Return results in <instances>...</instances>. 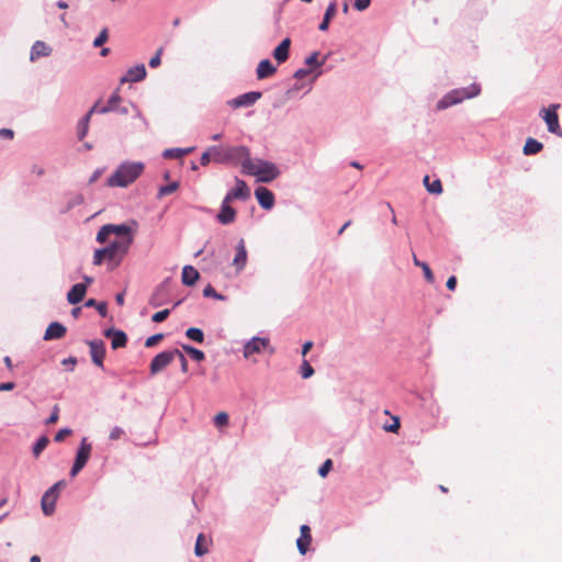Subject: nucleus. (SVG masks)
Wrapping results in <instances>:
<instances>
[{
	"mask_svg": "<svg viewBox=\"0 0 562 562\" xmlns=\"http://www.w3.org/2000/svg\"><path fill=\"white\" fill-rule=\"evenodd\" d=\"M136 227V222L120 225L108 224L98 232L97 240L101 244L109 243L110 262L114 267H117L128 252Z\"/></svg>",
	"mask_w": 562,
	"mask_h": 562,
	"instance_id": "nucleus-1",
	"label": "nucleus"
},
{
	"mask_svg": "<svg viewBox=\"0 0 562 562\" xmlns=\"http://www.w3.org/2000/svg\"><path fill=\"white\" fill-rule=\"evenodd\" d=\"M213 162L229 164L240 166L241 169L249 156V149L246 146H212Z\"/></svg>",
	"mask_w": 562,
	"mask_h": 562,
	"instance_id": "nucleus-2",
	"label": "nucleus"
},
{
	"mask_svg": "<svg viewBox=\"0 0 562 562\" xmlns=\"http://www.w3.org/2000/svg\"><path fill=\"white\" fill-rule=\"evenodd\" d=\"M243 172L256 177L260 182H271L280 173L278 167L273 162L259 158L252 159L250 158V155L244 165Z\"/></svg>",
	"mask_w": 562,
	"mask_h": 562,
	"instance_id": "nucleus-3",
	"label": "nucleus"
},
{
	"mask_svg": "<svg viewBox=\"0 0 562 562\" xmlns=\"http://www.w3.org/2000/svg\"><path fill=\"white\" fill-rule=\"evenodd\" d=\"M144 168L143 162L125 161L108 179V184L110 187H127L143 173Z\"/></svg>",
	"mask_w": 562,
	"mask_h": 562,
	"instance_id": "nucleus-4",
	"label": "nucleus"
},
{
	"mask_svg": "<svg viewBox=\"0 0 562 562\" xmlns=\"http://www.w3.org/2000/svg\"><path fill=\"white\" fill-rule=\"evenodd\" d=\"M481 93V87L472 83L467 88L454 89L442 97L437 103L438 110H445L451 105L461 103L465 99L477 97Z\"/></svg>",
	"mask_w": 562,
	"mask_h": 562,
	"instance_id": "nucleus-5",
	"label": "nucleus"
},
{
	"mask_svg": "<svg viewBox=\"0 0 562 562\" xmlns=\"http://www.w3.org/2000/svg\"><path fill=\"white\" fill-rule=\"evenodd\" d=\"M267 349H269L270 353H273L274 351L270 346L269 338L254 337L244 345L243 355L246 359H249L254 355H259Z\"/></svg>",
	"mask_w": 562,
	"mask_h": 562,
	"instance_id": "nucleus-6",
	"label": "nucleus"
},
{
	"mask_svg": "<svg viewBox=\"0 0 562 562\" xmlns=\"http://www.w3.org/2000/svg\"><path fill=\"white\" fill-rule=\"evenodd\" d=\"M61 482L54 484L42 497V510L46 516H50L55 512V505L58 497V490Z\"/></svg>",
	"mask_w": 562,
	"mask_h": 562,
	"instance_id": "nucleus-7",
	"label": "nucleus"
},
{
	"mask_svg": "<svg viewBox=\"0 0 562 562\" xmlns=\"http://www.w3.org/2000/svg\"><path fill=\"white\" fill-rule=\"evenodd\" d=\"M91 453V445L87 442V439L83 438L80 445V448L77 452L75 463L71 468L70 474L71 476H76L79 471L86 465Z\"/></svg>",
	"mask_w": 562,
	"mask_h": 562,
	"instance_id": "nucleus-8",
	"label": "nucleus"
},
{
	"mask_svg": "<svg viewBox=\"0 0 562 562\" xmlns=\"http://www.w3.org/2000/svg\"><path fill=\"white\" fill-rule=\"evenodd\" d=\"M176 359L175 350L158 353L150 363V373L157 374Z\"/></svg>",
	"mask_w": 562,
	"mask_h": 562,
	"instance_id": "nucleus-9",
	"label": "nucleus"
},
{
	"mask_svg": "<svg viewBox=\"0 0 562 562\" xmlns=\"http://www.w3.org/2000/svg\"><path fill=\"white\" fill-rule=\"evenodd\" d=\"M249 195L250 191L246 182L240 179H236V188L232 189L224 199L226 202H233L234 200H246Z\"/></svg>",
	"mask_w": 562,
	"mask_h": 562,
	"instance_id": "nucleus-10",
	"label": "nucleus"
},
{
	"mask_svg": "<svg viewBox=\"0 0 562 562\" xmlns=\"http://www.w3.org/2000/svg\"><path fill=\"white\" fill-rule=\"evenodd\" d=\"M559 108V104H552L548 109L543 110V120L546 121L548 125V130L551 133L560 134V125H559V119L557 114V110Z\"/></svg>",
	"mask_w": 562,
	"mask_h": 562,
	"instance_id": "nucleus-11",
	"label": "nucleus"
},
{
	"mask_svg": "<svg viewBox=\"0 0 562 562\" xmlns=\"http://www.w3.org/2000/svg\"><path fill=\"white\" fill-rule=\"evenodd\" d=\"M260 98H261V92L251 91V92L244 93L235 99H232L231 101H228V104L234 109L241 108V106H250Z\"/></svg>",
	"mask_w": 562,
	"mask_h": 562,
	"instance_id": "nucleus-12",
	"label": "nucleus"
},
{
	"mask_svg": "<svg viewBox=\"0 0 562 562\" xmlns=\"http://www.w3.org/2000/svg\"><path fill=\"white\" fill-rule=\"evenodd\" d=\"M247 262V250L244 239H240L236 246V255L233 259V266L236 272L239 273L246 266Z\"/></svg>",
	"mask_w": 562,
	"mask_h": 562,
	"instance_id": "nucleus-13",
	"label": "nucleus"
},
{
	"mask_svg": "<svg viewBox=\"0 0 562 562\" xmlns=\"http://www.w3.org/2000/svg\"><path fill=\"white\" fill-rule=\"evenodd\" d=\"M89 346H90V353H91L92 361L97 366L102 367L103 359L105 357V349H104L103 341L92 340V341H89Z\"/></svg>",
	"mask_w": 562,
	"mask_h": 562,
	"instance_id": "nucleus-14",
	"label": "nucleus"
},
{
	"mask_svg": "<svg viewBox=\"0 0 562 562\" xmlns=\"http://www.w3.org/2000/svg\"><path fill=\"white\" fill-rule=\"evenodd\" d=\"M255 195H256L259 204L263 209L269 210L273 206V204H274L273 193L270 190H268L267 188H265V187L257 188L255 191Z\"/></svg>",
	"mask_w": 562,
	"mask_h": 562,
	"instance_id": "nucleus-15",
	"label": "nucleus"
},
{
	"mask_svg": "<svg viewBox=\"0 0 562 562\" xmlns=\"http://www.w3.org/2000/svg\"><path fill=\"white\" fill-rule=\"evenodd\" d=\"M146 77V69L144 65H138L128 69L126 75L122 77L121 83L125 82H137Z\"/></svg>",
	"mask_w": 562,
	"mask_h": 562,
	"instance_id": "nucleus-16",
	"label": "nucleus"
},
{
	"mask_svg": "<svg viewBox=\"0 0 562 562\" xmlns=\"http://www.w3.org/2000/svg\"><path fill=\"white\" fill-rule=\"evenodd\" d=\"M105 336L111 338V346L113 349L125 347L127 342V336L125 333L115 329L105 330Z\"/></svg>",
	"mask_w": 562,
	"mask_h": 562,
	"instance_id": "nucleus-17",
	"label": "nucleus"
},
{
	"mask_svg": "<svg viewBox=\"0 0 562 562\" xmlns=\"http://www.w3.org/2000/svg\"><path fill=\"white\" fill-rule=\"evenodd\" d=\"M86 292L87 284L77 283L68 292L67 300L70 304H78L83 300Z\"/></svg>",
	"mask_w": 562,
	"mask_h": 562,
	"instance_id": "nucleus-18",
	"label": "nucleus"
},
{
	"mask_svg": "<svg viewBox=\"0 0 562 562\" xmlns=\"http://www.w3.org/2000/svg\"><path fill=\"white\" fill-rule=\"evenodd\" d=\"M229 204L231 202H226L225 199L223 200L221 212L217 215L222 224H231L235 221L236 212Z\"/></svg>",
	"mask_w": 562,
	"mask_h": 562,
	"instance_id": "nucleus-19",
	"label": "nucleus"
},
{
	"mask_svg": "<svg viewBox=\"0 0 562 562\" xmlns=\"http://www.w3.org/2000/svg\"><path fill=\"white\" fill-rule=\"evenodd\" d=\"M291 46V40L284 38L273 50V57L279 64L286 61L289 58V50Z\"/></svg>",
	"mask_w": 562,
	"mask_h": 562,
	"instance_id": "nucleus-20",
	"label": "nucleus"
},
{
	"mask_svg": "<svg viewBox=\"0 0 562 562\" xmlns=\"http://www.w3.org/2000/svg\"><path fill=\"white\" fill-rule=\"evenodd\" d=\"M66 334V327L61 325L60 323L54 322L49 324L47 327L44 339L45 340H53V339H59L63 338Z\"/></svg>",
	"mask_w": 562,
	"mask_h": 562,
	"instance_id": "nucleus-21",
	"label": "nucleus"
},
{
	"mask_svg": "<svg viewBox=\"0 0 562 562\" xmlns=\"http://www.w3.org/2000/svg\"><path fill=\"white\" fill-rule=\"evenodd\" d=\"M167 295H168L167 285L160 284L151 294V296L149 299V304L153 307H158L165 303Z\"/></svg>",
	"mask_w": 562,
	"mask_h": 562,
	"instance_id": "nucleus-22",
	"label": "nucleus"
},
{
	"mask_svg": "<svg viewBox=\"0 0 562 562\" xmlns=\"http://www.w3.org/2000/svg\"><path fill=\"white\" fill-rule=\"evenodd\" d=\"M276 71L277 68L272 65V63L269 59H263L258 64L256 72L257 78L261 80L274 75Z\"/></svg>",
	"mask_w": 562,
	"mask_h": 562,
	"instance_id": "nucleus-23",
	"label": "nucleus"
},
{
	"mask_svg": "<svg viewBox=\"0 0 562 562\" xmlns=\"http://www.w3.org/2000/svg\"><path fill=\"white\" fill-rule=\"evenodd\" d=\"M312 541L310 527L303 525L301 527V537L297 539L296 544L302 554H305L307 551V547Z\"/></svg>",
	"mask_w": 562,
	"mask_h": 562,
	"instance_id": "nucleus-24",
	"label": "nucleus"
},
{
	"mask_svg": "<svg viewBox=\"0 0 562 562\" xmlns=\"http://www.w3.org/2000/svg\"><path fill=\"white\" fill-rule=\"evenodd\" d=\"M120 102H121V97H120L119 92L115 91L108 100L106 105L101 106L100 103H97L98 110L95 112L108 113V112L116 111Z\"/></svg>",
	"mask_w": 562,
	"mask_h": 562,
	"instance_id": "nucleus-25",
	"label": "nucleus"
},
{
	"mask_svg": "<svg viewBox=\"0 0 562 562\" xmlns=\"http://www.w3.org/2000/svg\"><path fill=\"white\" fill-rule=\"evenodd\" d=\"M199 277V271L192 266H186L182 269L181 279L186 285H193L198 281Z\"/></svg>",
	"mask_w": 562,
	"mask_h": 562,
	"instance_id": "nucleus-26",
	"label": "nucleus"
},
{
	"mask_svg": "<svg viewBox=\"0 0 562 562\" xmlns=\"http://www.w3.org/2000/svg\"><path fill=\"white\" fill-rule=\"evenodd\" d=\"M50 54V48L41 41L34 43L31 49V60L34 61L40 57H45Z\"/></svg>",
	"mask_w": 562,
	"mask_h": 562,
	"instance_id": "nucleus-27",
	"label": "nucleus"
},
{
	"mask_svg": "<svg viewBox=\"0 0 562 562\" xmlns=\"http://www.w3.org/2000/svg\"><path fill=\"white\" fill-rule=\"evenodd\" d=\"M336 13H337V4H336V2H331L327 7L325 14H324V19H323L322 23L319 24L321 31L328 30L329 23H330L331 19L336 15Z\"/></svg>",
	"mask_w": 562,
	"mask_h": 562,
	"instance_id": "nucleus-28",
	"label": "nucleus"
},
{
	"mask_svg": "<svg viewBox=\"0 0 562 562\" xmlns=\"http://www.w3.org/2000/svg\"><path fill=\"white\" fill-rule=\"evenodd\" d=\"M98 110V104H94L91 110L86 114V116L78 124V136L82 139L89 128V121L91 115Z\"/></svg>",
	"mask_w": 562,
	"mask_h": 562,
	"instance_id": "nucleus-29",
	"label": "nucleus"
},
{
	"mask_svg": "<svg viewBox=\"0 0 562 562\" xmlns=\"http://www.w3.org/2000/svg\"><path fill=\"white\" fill-rule=\"evenodd\" d=\"M423 182L429 193H431V194H441L442 193V184L439 179H435V180L430 181V177L425 176Z\"/></svg>",
	"mask_w": 562,
	"mask_h": 562,
	"instance_id": "nucleus-30",
	"label": "nucleus"
},
{
	"mask_svg": "<svg viewBox=\"0 0 562 562\" xmlns=\"http://www.w3.org/2000/svg\"><path fill=\"white\" fill-rule=\"evenodd\" d=\"M543 145L533 139V138H528L525 146H524V154L525 155H535V154H538L541 149H542Z\"/></svg>",
	"mask_w": 562,
	"mask_h": 562,
	"instance_id": "nucleus-31",
	"label": "nucleus"
},
{
	"mask_svg": "<svg viewBox=\"0 0 562 562\" xmlns=\"http://www.w3.org/2000/svg\"><path fill=\"white\" fill-rule=\"evenodd\" d=\"M192 151V148H186V149H182V148H171V149H166L162 154V156L167 159H178V158H181L188 154H190Z\"/></svg>",
	"mask_w": 562,
	"mask_h": 562,
	"instance_id": "nucleus-32",
	"label": "nucleus"
},
{
	"mask_svg": "<svg viewBox=\"0 0 562 562\" xmlns=\"http://www.w3.org/2000/svg\"><path fill=\"white\" fill-rule=\"evenodd\" d=\"M207 550H209L207 549V540L203 533H200L198 536L195 548H194L195 554L201 557V555L205 554L207 552Z\"/></svg>",
	"mask_w": 562,
	"mask_h": 562,
	"instance_id": "nucleus-33",
	"label": "nucleus"
},
{
	"mask_svg": "<svg viewBox=\"0 0 562 562\" xmlns=\"http://www.w3.org/2000/svg\"><path fill=\"white\" fill-rule=\"evenodd\" d=\"M105 259L110 261V252H109L108 247L102 248V249H97L94 251L93 265L100 266Z\"/></svg>",
	"mask_w": 562,
	"mask_h": 562,
	"instance_id": "nucleus-34",
	"label": "nucleus"
},
{
	"mask_svg": "<svg viewBox=\"0 0 562 562\" xmlns=\"http://www.w3.org/2000/svg\"><path fill=\"white\" fill-rule=\"evenodd\" d=\"M186 336L193 340V341H196L199 344L203 342L204 340V335H203V331L199 328H195V327H191L187 330L186 333Z\"/></svg>",
	"mask_w": 562,
	"mask_h": 562,
	"instance_id": "nucleus-35",
	"label": "nucleus"
},
{
	"mask_svg": "<svg viewBox=\"0 0 562 562\" xmlns=\"http://www.w3.org/2000/svg\"><path fill=\"white\" fill-rule=\"evenodd\" d=\"M86 306L97 308L100 315L103 317L106 315L108 306L104 302L99 303L94 299H90L86 302Z\"/></svg>",
	"mask_w": 562,
	"mask_h": 562,
	"instance_id": "nucleus-36",
	"label": "nucleus"
},
{
	"mask_svg": "<svg viewBox=\"0 0 562 562\" xmlns=\"http://www.w3.org/2000/svg\"><path fill=\"white\" fill-rule=\"evenodd\" d=\"M182 348H183V350H184L187 353H189V355L192 357V359H194L195 361H202V360H204V358H205L204 352H203V351H201V350H199V349H195V348H193V347H191V346H187V345H184Z\"/></svg>",
	"mask_w": 562,
	"mask_h": 562,
	"instance_id": "nucleus-37",
	"label": "nucleus"
},
{
	"mask_svg": "<svg viewBox=\"0 0 562 562\" xmlns=\"http://www.w3.org/2000/svg\"><path fill=\"white\" fill-rule=\"evenodd\" d=\"M48 439L46 437H41L33 447V453L35 457H38L42 451L47 447Z\"/></svg>",
	"mask_w": 562,
	"mask_h": 562,
	"instance_id": "nucleus-38",
	"label": "nucleus"
},
{
	"mask_svg": "<svg viewBox=\"0 0 562 562\" xmlns=\"http://www.w3.org/2000/svg\"><path fill=\"white\" fill-rule=\"evenodd\" d=\"M178 188H179V183L177 181L171 182V183H169L167 186H162L159 189L158 195L159 196L169 195V194L173 193L175 191H177Z\"/></svg>",
	"mask_w": 562,
	"mask_h": 562,
	"instance_id": "nucleus-39",
	"label": "nucleus"
},
{
	"mask_svg": "<svg viewBox=\"0 0 562 562\" xmlns=\"http://www.w3.org/2000/svg\"><path fill=\"white\" fill-rule=\"evenodd\" d=\"M228 415L224 412H221L214 417V425L218 428H222L228 425Z\"/></svg>",
	"mask_w": 562,
	"mask_h": 562,
	"instance_id": "nucleus-40",
	"label": "nucleus"
},
{
	"mask_svg": "<svg viewBox=\"0 0 562 562\" xmlns=\"http://www.w3.org/2000/svg\"><path fill=\"white\" fill-rule=\"evenodd\" d=\"M314 374V369L307 360H303L301 364V375L303 379H308Z\"/></svg>",
	"mask_w": 562,
	"mask_h": 562,
	"instance_id": "nucleus-41",
	"label": "nucleus"
},
{
	"mask_svg": "<svg viewBox=\"0 0 562 562\" xmlns=\"http://www.w3.org/2000/svg\"><path fill=\"white\" fill-rule=\"evenodd\" d=\"M109 38L108 30L103 29L93 42L94 47H101Z\"/></svg>",
	"mask_w": 562,
	"mask_h": 562,
	"instance_id": "nucleus-42",
	"label": "nucleus"
},
{
	"mask_svg": "<svg viewBox=\"0 0 562 562\" xmlns=\"http://www.w3.org/2000/svg\"><path fill=\"white\" fill-rule=\"evenodd\" d=\"M170 314V311L169 310H162V311H159L157 313H155L151 317V321L154 323H161L164 322L165 319H167V317L169 316Z\"/></svg>",
	"mask_w": 562,
	"mask_h": 562,
	"instance_id": "nucleus-43",
	"label": "nucleus"
},
{
	"mask_svg": "<svg viewBox=\"0 0 562 562\" xmlns=\"http://www.w3.org/2000/svg\"><path fill=\"white\" fill-rule=\"evenodd\" d=\"M324 61L318 60V53H313L311 56H308L305 60V64L311 67H319L323 65Z\"/></svg>",
	"mask_w": 562,
	"mask_h": 562,
	"instance_id": "nucleus-44",
	"label": "nucleus"
},
{
	"mask_svg": "<svg viewBox=\"0 0 562 562\" xmlns=\"http://www.w3.org/2000/svg\"><path fill=\"white\" fill-rule=\"evenodd\" d=\"M333 468V461L330 459H327L323 464L322 467L319 468L318 470V474L322 476V477H325L328 472L331 470Z\"/></svg>",
	"mask_w": 562,
	"mask_h": 562,
	"instance_id": "nucleus-45",
	"label": "nucleus"
},
{
	"mask_svg": "<svg viewBox=\"0 0 562 562\" xmlns=\"http://www.w3.org/2000/svg\"><path fill=\"white\" fill-rule=\"evenodd\" d=\"M162 339V335L161 334H157V335H154V336H150L146 339L145 341V346L150 348V347H154L156 346L160 340Z\"/></svg>",
	"mask_w": 562,
	"mask_h": 562,
	"instance_id": "nucleus-46",
	"label": "nucleus"
},
{
	"mask_svg": "<svg viewBox=\"0 0 562 562\" xmlns=\"http://www.w3.org/2000/svg\"><path fill=\"white\" fill-rule=\"evenodd\" d=\"M211 161H213L212 147H210L205 153L202 154V156H201V165L202 166H206Z\"/></svg>",
	"mask_w": 562,
	"mask_h": 562,
	"instance_id": "nucleus-47",
	"label": "nucleus"
},
{
	"mask_svg": "<svg viewBox=\"0 0 562 562\" xmlns=\"http://www.w3.org/2000/svg\"><path fill=\"white\" fill-rule=\"evenodd\" d=\"M203 294L204 296H207V297H214V299H217V300H222L223 296L220 295L213 286L211 285H207L204 290H203Z\"/></svg>",
	"mask_w": 562,
	"mask_h": 562,
	"instance_id": "nucleus-48",
	"label": "nucleus"
},
{
	"mask_svg": "<svg viewBox=\"0 0 562 562\" xmlns=\"http://www.w3.org/2000/svg\"><path fill=\"white\" fill-rule=\"evenodd\" d=\"M161 54H162V48H159L156 53V55L154 57L150 58L149 60V67L151 68H156L160 65L161 63Z\"/></svg>",
	"mask_w": 562,
	"mask_h": 562,
	"instance_id": "nucleus-49",
	"label": "nucleus"
},
{
	"mask_svg": "<svg viewBox=\"0 0 562 562\" xmlns=\"http://www.w3.org/2000/svg\"><path fill=\"white\" fill-rule=\"evenodd\" d=\"M175 352H176V358H178L180 361L182 372L186 373L188 371V361H187L186 357L178 349H175Z\"/></svg>",
	"mask_w": 562,
	"mask_h": 562,
	"instance_id": "nucleus-50",
	"label": "nucleus"
},
{
	"mask_svg": "<svg viewBox=\"0 0 562 562\" xmlns=\"http://www.w3.org/2000/svg\"><path fill=\"white\" fill-rule=\"evenodd\" d=\"M58 418H59V408H58L57 405H55L54 408H53V412H52V414L49 416V418L46 422V424L54 425V424L57 423Z\"/></svg>",
	"mask_w": 562,
	"mask_h": 562,
	"instance_id": "nucleus-51",
	"label": "nucleus"
},
{
	"mask_svg": "<svg viewBox=\"0 0 562 562\" xmlns=\"http://www.w3.org/2000/svg\"><path fill=\"white\" fill-rule=\"evenodd\" d=\"M71 434V430L68 429V428H63L60 429L56 435H55V441L57 442H60L63 441L66 437H68L69 435Z\"/></svg>",
	"mask_w": 562,
	"mask_h": 562,
	"instance_id": "nucleus-52",
	"label": "nucleus"
},
{
	"mask_svg": "<svg viewBox=\"0 0 562 562\" xmlns=\"http://www.w3.org/2000/svg\"><path fill=\"white\" fill-rule=\"evenodd\" d=\"M124 435V430L120 427H114L109 435L111 440H117Z\"/></svg>",
	"mask_w": 562,
	"mask_h": 562,
	"instance_id": "nucleus-53",
	"label": "nucleus"
},
{
	"mask_svg": "<svg viewBox=\"0 0 562 562\" xmlns=\"http://www.w3.org/2000/svg\"><path fill=\"white\" fill-rule=\"evenodd\" d=\"M422 269L424 271L425 279L431 283L434 281V274H432V271L430 270L429 266L427 263H423Z\"/></svg>",
	"mask_w": 562,
	"mask_h": 562,
	"instance_id": "nucleus-54",
	"label": "nucleus"
},
{
	"mask_svg": "<svg viewBox=\"0 0 562 562\" xmlns=\"http://www.w3.org/2000/svg\"><path fill=\"white\" fill-rule=\"evenodd\" d=\"M370 0H356L355 8L359 11H363L370 5Z\"/></svg>",
	"mask_w": 562,
	"mask_h": 562,
	"instance_id": "nucleus-55",
	"label": "nucleus"
},
{
	"mask_svg": "<svg viewBox=\"0 0 562 562\" xmlns=\"http://www.w3.org/2000/svg\"><path fill=\"white\" fill-rule=\"evenodd\" d=\"M311 74V70L310 69H305V68H301L299 70L295 71L294 74V77L296 79H303L305 78L306 76H308Z\"/></svg>",
	"mask_w": 562,
	"mask_h": 562,
	"instance_id": "nucleus-56",
	"label": "nucleus"
},
{
	"mask_svg": "<svg viewBox=\"0 0 562 562\" xmlns=\"http://www.w3.org/2000/svg\"><path fill=\"white\" fill-rule=\"evenodd\" d=\"M457 286V278L456 277H450L447 281V288L450 290V291H453Z\"/></svg>",
	"mask_w": 562,
	"mask_h": 562,
	"instance_id": "nucleus-57",
	"label": "nucleus"
},
{
	"mask_svg": "<svg viewBox=\"0 0 562 562\" xmlns=\"http://www.w3.org/2000/svg\"><path fill=\"white\" fill-rule=\"evenodd\" d=\"M313 348L312 341H306L302 347V356L305 357L307 352Z\"/></svg>",
	"mask_w": 562,
	"mask_h": 562,
	"instance_id": "nucleus-58",
	"label": "nucleus"
},
{
	"mask_svg": "<svg viewBox=\"0 0 562 562\" xmlns=\"http://www.w3.org/2000/svg\"><path fill=\"white\" fill-rule=\"evenodd\" d=\"M14 389V383L13 382H7V383H2L0 385V391H11Z\"/></svg>",
	"mask_w": 562,
	"mask_h": 562,
	"instance_id": "nucleus-59",
	"label": "nucleus"
},
{
	"mask_svg": "<svg viewBox=\"0 0 562 562\" xmlns=\"http://www.w3.org/2000/svg\"><path fill=\"white\" fill-rule=\"evenodd\" d=\"M0 135L3 136V137H7V138H12L13 137V131L8 130V128H2V130H0Z\"/></svg>",
	"mask_w": 562,
	"mask_h": 562,
	"instance_id": "nucleus-60",
	"label": "nucleus"
},
{
	"mask_svg": "<svg viewBox=\"0 0 562 562\" xmlns=\"http://www.w3.org/2000/svg\"><path fill=\"white\" fill-rule=\"evenodd\" d=\"M398 427H400V423H398V420H395V423L393 425L386 427L385 429L387 431L395 432V431H397Z\"/></svg>",
	"mask_w": 562,
	"mask_h": 562,
	"instance_id": "nucleus-61",
	"label": "nucleus"
},
{
	"mask_svg": "<svg viewBox=\"0 0 562 562\" xmlns=\"http://www.w3.org/2000/svg\"><path fill=\"white\" fill-rule=\"evenodd\" d=\"M115 300L119 305H123L124 304V294L123 293L116 294Z\"/></svg>",
	"mask_w": 562,
	"mask_h": 562,
	"instance_id": "nucleus-62",
	"label": "nucleus"
},
{
	"mask_svg": "<svg viewBox=\"0 0 562 562\" xmlns=\"http://www.w3.org/2000/svg\"><path fill=\"white\" fill-rule=\"evenodd\" d=\"M76 362H77V361H76V359H75V358H68V359H65V360L63 361V364H65V366H66V364H67V366H70V364H71V367H74V366L76 364Z\"/></svg>",
	"mask_w": 562,
	"mask_h": 562,
	"instance_id": "nucleus-63",
	"label": "nucleus"
},
{
	"mask_svg": "<svg viewBox=\"0 0 562 562\" xmlns=\"http://www.w3.org/2000/svg\"><path fill=\"white\" fill-rule=\"evenodd\" d=\"M57 7L59 9H67L68 4L65 1L60 0V1L57 2Z\"/></svg>",
	"mask_w": 562,
	"mask_h": 562,
	"instance_id": "nucleus-64",
	"label": "nucleus"
}]
</instances>
